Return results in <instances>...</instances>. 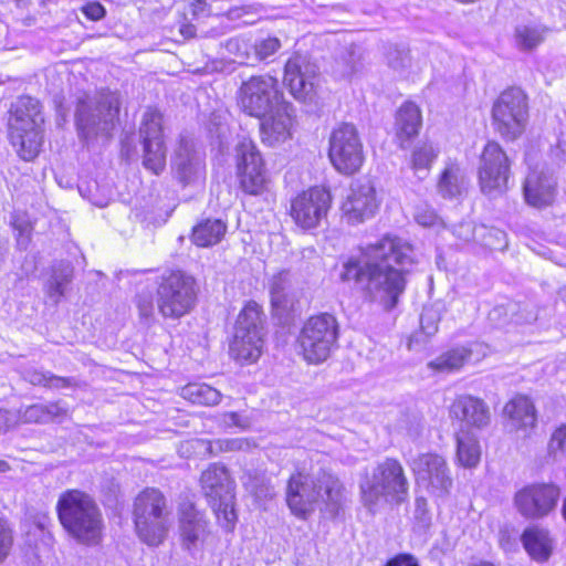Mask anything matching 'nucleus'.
I'll return each instance as SVG.
<instances>
[{"label": "nucleus", "instance_id": "41", "mask_svg": "<svg viewBox=\"0 0 566 566\" xmlns=\"http://www.w3.org/2000/svg\"><path fill=\"white\" fill-rule=\"evenodd\" d=\"M226 51L233 56V61L239 64L252 63V42L244 36H234L228 39L223 44Z\"/></svg>", "mask_w": 566, "mask_h": 566}, {"label": "nucleus", "instance_id": "49", "mask_svg": "<svg viewBox=\"0 0 566 566\" xmlns=\"http://www.w3.org/2000/svg\"><path fill=\"white\" fill-rule=\"evenodd\" d=\"M13 545V530L10 523L0 517V564L9 556Z\"/></svg>", "mask_w": 566, "mask_h": 566}, {"label": "nucleus", "instance_id": "59", "mask_svg": "<svg viewBox=\"0 0 566 566\" xmlns=\"http://www.w3.org/2000/svg\"><path fill=\"white\" fill-rule=\"evenodd\" d=\"M505 312L506 311L503 306H496L490 312L489 317L493 322L499 321L502 314H505Z\"/></svg>", "mask_w": 566, "mask_h": 566}, {"label": "nucleus", "instance_id": "39", "mask_svg": "<svg viewBox=\"0 0 566 566\" xmlns=\"http://www.w3.org/2000/svg\"><path fill=\"white\" fill-rule=\"evenodd\" d=\"M243 484L258 500H269L275 495V488L264 473L258 471L247 473Z\"/></svg>", "mask_w": 566, "mask_h": 566}, {"label": "nucleus", "instance_id": "16", "mask_svg": "<svg viewBox=\"0 0 566 566\" xmlns=\"http://www.w3.org/2000/svg\"><path fill=\"white\" fill-rule=\"evenodd\" d=\"M163 120L160 111L155 107H147L139 127L144 149L143 165L155 175H159L166 166Z\"/></svg>", "mask_w": 566, "mask_h": 566}, {"label": "nucleus", "instance_id": "25", "mask_svg": "<svg viewBox=\"0 0 566 566\" xmlns=\"http://www.w3.org/2000/svg\"><path fill=\"white\" fill-rule=\"evenodd\" d=\"M67 411L69 408L62 400L21 406L19 409L14 410L17 427L19 424H46L61 421L67 416Z\"/></svg>", "mask_w": 566, "mask_h": 566}, {"label": "nucleus", "instance_id": "28", "mask_svg": "<svg viewBox=\"0 0 566 566\" xmlns=\"http://www.w3.org/2000/svg\"><path fill=\"white\" fill-rule=\"evenodd\" d=\"M269 292L273 311L279 316L289 314L294 308L295 293L292 275L289 271H280L269 281Z\"/></svg>", "mask_w": 566, "mask_h": 566}, {"label": "nucleus", "instance_id": "64", "mask_svg": "<svg viewBox=\"0 0 566 566\" xmlns=\"http://www.w3.org/2000/svg\"><path fill=\"white\" fill-rule=\"evenodd\" d=\"M472 566H494L492 563H489V562H482V563H479V564H474Z\"/></svg>", "mask_w": 566, "mask_h": 566}, {"label": "nucleus", "instance_id": "6", "mask_svg": "<svg viewBox=\"0 0 566 566\" xmlns=\"http://www.w3.org/2000/svg\"><path fill=\"white\" fill-rule=\"evenodd\" d=\"M120 101L116 93L84 94L77 98L75 124L78 136L86 140L109 138L118 120Z\"/></svg>", "mask_w": 566, "mask_h": 566}, {"label": "nucleus", "instance_id": "54", "mask_svg": "<svg viewBox=\"0 0 566 566\" xmlns=\"http://www.w3.org/2000/svg\"><path fill=\"white\" fill-rule=\"evenodd\" d=\"M50 371H42L38 369H28L24 371V379L33 386H41L46 388Z\"/></svg>", "mask_w": 566, "mask_h": 566}, {"label": "nucleus", "instance_id": "58", "mask_svg": "<svg viewBox=\"0 0 566 566\" xmlns=\"http://www.w3.org/2000/svg\"><path fill=\"white\" fill-rule=\"evenodd\" d=\"M411 557V554H398L397 556L390 558L385 566H406Z\"/></svg>", "mask_w": 566, "mask_h": 566}, {"label": "nucleus", "instance_id": "42", "mask_svg": "<svg viewBox=\"0 0 566 566\" xmlns=\"http://www.w3.org/2000/svg\"><path fill=\"white\" fill-rule=\"evenodd\" d=\"M515 41L518 49L531 51L544 41V30L538 27L518 25L515 29Z\"/></svg>", "mask_w": 566, "mask_h": 566}, {"label": "nucleus", "instance_id": "60", "mask_svg": "<svg viewBox=\"0 0 566 566\" xmlns=\"http://www.w3.org/2000/svg\"><path fill=\"white\" fill-rule=\"evenodd\" d=\"M180 32L186 38H192L195 35V29L190 24H186L180 29Z\"/></svg>", "mask_w": 566, "mask_h": 566}, {"label": "nucleus", "instance_id": "20", "mask_svg": "<svg viewBox=\"0 0 566 566\" xmlns=\"http://www.w3.org/2000/svg\"><path fill=\"white\" fill-rule=\"evenodd\" d=\"M411 469L418 484L434 495H444L452 485V479L444 459L438 454L424 453L413 459Z\"/></svg>", "mask_w": 566, "mask_h": 566}, {"label": "nucleus", "instance_id": "50", "mask_svg": "<svg viewBox=\"0 0 566 566\" xmlns=\"http://www.w3.org/2000/svg\"><path fill=\"white\" fill-rule=\"evenodd\" d=\"M415 220L423 227H433L440 221L436 211L427 205H421L416 208Z\"/></svg>", "mask_w": 566, "mask_h": 566}, {"label": "nucleus", "instance_id": "14", "mask_svg": "<svg viewBox=\"0 0 566 566\" xmlns=\"http://www.w3.org/2000/svg\"><path fill=\"white\" fill-rule=\"evenodd\" d=\"M234 158L242 191L251 196L262 195L269 180L263 158L255 144L250 138H240L234 147Z\"/></svg>", "mask_w": 566, "mask_h": 566}, {"label": "nucleus", "instance_id": "8", "mask_svg": "<svg viewBox=\"0 0 566 566\" xmlns=\"http://www.w3.org/2000/svg\"><path fill=\"white\" fill-rule=\"evenodd\" d=\"M200 484L220 525L232 531L238 516L234 510V482L228 469L219 463L210 464L201 473Z\"/></svg>", "mask_w": 566, "mask_h": 566}, {"label": "nucleus", "instance_id": "45", "mask_svg": "<svg viewBox=\"0 0 566 566\" xmlns=\"http://www.w3.org/2000/svg\"><path fill=\"white\" fill-rule=\"evenodd\" d=\"M252 63L264 61L276 53L281 48V41L275 36H266L252 42Z\"/></svg>", "mask_w": 566, "mask_h": 566}, {"label": "nucleus", "instance_id": "24", "mask_svg": "<svg viewBox=\"0 0 566 566\" xmlns=\"http://www.w3.org/2000/svg\"><path fill=\"white\" fill-rule=\"evenodd\" d=\"M525 201L535 208L551 206L556 196V180L545 170H531L523 185Z\"/></svg>", "mask_w": 566, "mask_h": 566}, {"label": "nucleus", "instance_id": "26", "mask_svg": "<svg viewBox=\"0 0 566 566\" xmlns=\"http://www.w3.org/2000/svg\"><path fill=\"white\" fill-rule=\"evenodd\" d=\"M178 514L184 544L190 549L191 546H196L203 538L207 522L203 518V514L190 501H184L179 504Z\"/></svg>", "mask_w": 566, "mask_h": 566}, {"label": "nucleus", "instance_id": "63", "mask_svg": "<svg viewBox=\"0 0 566 566\" xmlns=\"http://www.w3.org/2000/svg\"><path fill=\"white\" fill-rule=\"evenodd\" d=\"M559 296L566 303V286L559 291Z\"/></svg>", "mask_w": 566, "mask_h": 566}, {"label": "nucleus", "instance_id": "22", "mask_svg": "<svg viewBox=\"0 0 566 566\" xmlns=\"http://www.w3.org/2000/svg\"><path fill=\"white\" fill-rule=\"evenodd\" d=\"M377 209L376 191L369 180L354 182L342 205L343 217L350 224L361 223L374 217Z\"/></svg>", "mask_w": 566, "mask_h": 566}, {"label": "nucleus", "instance_id": "5", "mask_svg": "<svg viewBox=\"0 0 566 566\" xmlns=\"http://www.w3.org/2000/svg\"><path fill=\"white\" fill-rule=\"evenodd\" d=\"M44 118L38 99L31 96L19 97L11 106L9 137L24 160L34 159L42 147V125Z\"/></svg>", "mask_w": 566, "mask_h": 566}, {"label": "nucleus", "instance_id": "38", "mask_svg": "<svg viewBox=\"0 0 566 566\" xmlns=\"http://www.w3.org/2000/svg\"><path fill=\"white\" fill-rule=\"evenodd\" d=\"M10 224L15 232L17 248L27 250L31 243L34 229L31 217L25 211L17 210L11 216Z\"/></svg>", "mask_w": 566, "mask_h": 566}, {"label": "nucleus", "instance_id": "9", "mask_svg": "<svg viewBox=\"0 0 566 566\" xmlns=\"http://www.w3.org/2000/svg\"><path fill=\"white\" fill-rule=\"evenodd\" d=\"M338 334L339 326L334 315L321 313L311 316L297 338L303 358L308 364L324 363L336 347Z\"/></svg>", "mask_w": 566, "mask_h": 566}, {"label": "nucleus", "instance_id": "1", "mask_svg": "<svg viewBox=\"0 0 566 566\" xmlns=\"http://www.w3.org/2000/svg\"><path fill=\"white\" fill-rule=\"evenodd\" d=\"M412 252L406 241L386 235L365 248L364 265L355 260L346 262L340 277L360 284L371 301L391 310L405 290L406 266L412 263Z\"/></svg>", "mask_w": 566, "mask_h": 566}, {"label": "nucleus", "instance_id": "2", "mask_svg": "<svg viewBox=\"0 0 566 566\" xmlns=\"http://www.w3.org/2000/svg\"><path fill=\"white\" fill-rule=\"evenodd\" d=\"M285 500L291 512L300 518L313 513L318 502L324 503L325 511L335 517L343 507L344 488L338 478L326 470L313 474L296 472L287 481Z\"/></svg>", "mask_w": 566, "mask_h": 566}, {"label": "nucleus", "instance_id": "15", "mask_svg": "<svg viewBox=\"0 0 566 566\" xmlns=\"http://www.w3.org/2000/svg\"><path fill=\"white\" fill-rule=\"evenodd\" d=\"M328 157L335 169L345 175H352L361 167L363 144L353 124L342 123L332 132Z\"/></svg>", "mask_w": 566, "mask_h": 566}, {"label": "nucleus", "instance_id": "51", "mask_svg": "<svg viewBox=\"0 0 566 566\" xmlns=\"http://www.w3.org/2000/svg\"><path fill=\"white\" fill-rule=\"evenodd\" d=\"M81 11L92 21H99L106 14V9L97 1L87 2L81 8Z\"/></svg>", "mask_w": 566, "mask_h": 566}, {"label": "nucleus", "instance_id": "19", "mask_svg": "<svg viewBox=\"0 0 566 566\" xmlns=\"http://www.w3.org/2000/svg\"><path fill=\"white\" fill-rule=\"evenodd\" d=\"M318 69L305 55L294 54L284 69V82L298 101L311 102L315 95Z\"/></svg>", "mask_w": 566, "mask_h": 566}, {"label": "nucleus", "instance_id": "4", "mask_svg": "<svg viewBox=\"0 0 566 566\" xmlns=\"http://www.w3.org/2000/svg\"><path fill=\"white\" fill-rule=\"evenodd\" d=\"M59 520L78 544L96 545L102 537L103 518L95 501L84 492L69 490L56 505Z\"/></svg>", "mask_w": 566, "mask_h": 566}, {"label": "nucleus", "instance_id": "40", "mask_svg": "<svg viewBox=\"0 0 566 566\" xmlns=\"http://www.w3.org/2000/svg\"><path fill=\"white\" fill-rule=\"evenodd\" d=\"M361 64L360 49L350 44L345 48L339 57L336 60V72L340 76H350L358 71Z\"/></svg>", "mask_w": 566, "mask_h": 566}, {"label": "nucleus", "instance_id": "52", "mask_svg": "<svg viewBox=\"0 0 566 566\" xmlns=\"http://www.w3.org/2000/svg\"><path fill=\"white\" fill-rule=\"evenodd\" d=\"M566 444V424L557 428L549 440L548 450L551 453H555L564 449Z\"/></svg>", "mask_w": 566, "mask_h": 566}, {"label": "nucleus", "instance_id": "56", "mask_svg": "<svg viewBox=\"0 0 566 566\" xmlns=\"http://www.w3.org/2000/svg\"><path fill=\"white\" fill-rule=\"evenodd\" d=\"M72 385H73L72 378L61 377V376H56V375L50 373L46 388L61 389V388L71 387Z\"/></svg>", "mask_w": 566, "mask_h": 566}, {"label": "nucleus", "instance_id": "10", "mask_svg": "<svg viewBox=\"0 0 566 566\" xmlns=\"http://www.w3.org/2000/svg\"><path fill=\"white\" fill-rule=\"evenodd\" d=\"M262 348V311L255 302H249L238 315L230 355L241 364H251L259 359Z\"/></svg>", "mask_w": 566, "mask_h": 566}, {"label": "nucleus", "instance_id": "47", "mask_svg": "<svg viewBox=\"0 0 566 566\" xmlns=\"http://www.w3.org/2000/svg\"><path fill=\"white\" fill-rule=\"evenodd\" d=\"M481 241L490 250L503 251L507 247L506 233L497 228H481Z\"/></svg>", "mask_w": 566, "mask_h": 566}, {"label": "nucleus", "instance_id": "36", "mask_svg": "<svg viewBox=\"0 0 566 566\" xmlns=\"http://www.w3.org/2000/svg\"><path fill=\"white\" fill-rule=\"evenodd\" d=\"M471 349L462 346L452 348L431 360L428 366L440 373L459 370L471 357Z\"/></svg>", "mask_w": 566, "mask_h": 566}, {"label": "nucleus", "instance_id": "11", "mask_svg": "<svg viewBox=\"0 0 566 566\" xmlns=\"http://www.w3.org/2000/svg\"><path fill=\"white\" fill-rule=\"evenodd\" d=\"M196 281L182 271L161 275L157 287V308L165 318H180L196 302Z\"/></svg>", "mask_w": 566, "mask_h": 566}, {"label": "nucleus", "instance_id": "43", "mask_svg": "<svg viewBox=\"0 0 566 566\" xmlns=\"http://www.w3.org/2000/svg\"><path fill=\"white\" fill-rule=\"evenodd\" d=\"M439 150L429 143H424L418 146L412 151V168L416 171H427L430 169L432 163L438 157Z\"/></svg>", "mask_w": 566, "mask_h": 566}, {"label": "nucleus", "instance_id": "32", "mask_svg": "<svg viewBox=\"0 0 566 566\" xmlns=\"http://www.w3.org/2000/svg\"><path fill=\"white\" fill-rule=\"evenodd\" d=\"M522 542L531 555L537 562H545L552 554V538L548 531L539 527L526 528L522 535Z\"/></svg>", "mask_w": 566, "mask_h": 566}, {"label": "nucleus", "instance_id": "30", "mask_svg": "<svg viewBox=\"0 0 566 566\" xmlns=\"http://www.w3.org/2000/svg\"><path fill=\"white\" fill-rule=\"evenodd\" d=\"M504 415L512 421L516 429L533 428L536 424V410L531 399L517 395L504 406Z\"/></svg>", "mask_w": 566, "mask_h": 566}, {"label": "nucleus", "instance_id": "23", "mask_svg": "<svg viewBox=\"0 0 566 566\" xmlns=\"http://www.w3.org/2000/svg\"><path fill=\"white\" fill-rule=\"evenodd\" d=\"M177 178L185 185L205 177L203 154L191 140L181 139L172 160Z\"/></svg>", "mask_w": 566, "mask_h": 566}, {"label": "nucleus", "instance_id": "18", "mask_svg": "<svg viewBox=\"0 0 566 566\" xmlns=\"http://www.w3.org/2000/svg\"><path fill=\"white\" fill-rule=\"evenodd\" d=\"M332 196L322 187H313L298 193L291 202V217L302 229L317 228L326 219Z\"/></svg>", "mask_w": 566, "mask_h": 566}, {"label": "nucleus", "instance_id": "44", "mask_svg": "<svg viewBox=\"0 0 566 566\" xmlns=\"http://www.w3.org/2000/svg\"><path fill=\"white\" fill-rule=\"evenodd\" d=\"M458 459L463 467H475L480 460V450L476 441L458 438Z\"/></svg>", "mask_w": 566, "mask_h": 566}, {"label": "nucleus", "instance_id": "31", "mask_svg": "<svg viewBox=\"0 0 566 566\" xmlns=\"http://www.w3.org/2000/svg\"><path fill=\"white\" fill-rule=\"evenodd\" d=\"M421 126V114L418 106L411 102L400 106L396 116L397 137L400 147L406 148V142L417 136Z\"/></svg>", "mask_w": 566, "mask_h": 566}, {"label": "nucleus", "instance_id": "46", "mask_svg": "<svg viewBox=\"0 0 566 566\" xmlns=\"http://www.w3.org/2000/svg\"><path fill=\"white\" fill-rule=\"evenodd\" d=\"M196 443L210 454L240 450L244 444L241 439H219L216 441L197 440Z\"/></svg>", "mask_w": 566, "mask_h": 566}, {"label": "nucleus", "instance_id": "12", "mask_svg": "<svg viewBox=\"0 0 566 566\" xmlns=\"http://www.w3.org/2000/svg\"><path fill=\"white\" fill-rule=\"evenodd\" d=\"M494 129L505 139L515 140L525 130L528 119V102L520 87L501 93L492 107Z\"/></svg>", "mask_w": 566, "mask_h": 566}, {"label": "nucleus", "instance_id": "62", "mask_svg": "<svg viewBox=\"0 0 566 566\" xmlns=\"http://www.w3.org/2000/svg\"><path fill=\"white\" fill-rule=\"evenodd\" d=\"M406 566H419L417 558L412 555L411 559L407 563Z\"/></svg>", "mask_w": 566, "mask_h": 566}, {"label": "nucleus", "instance_id": "48", "mask_svg": "<svg viewBox=\"0 0 566 566\" xmlns=\"http://www.w3.org/2000/svg\"><path fill=\"white\" fill-rule=\"evenodd\" d=\"M139 317L147 324L155 321L154 296L150 291H142L136 295Z\"/></svg>", "mask_w": 566, "mask_h": 566}, {"label": "nucleus", "instance_id": "57", "mask_svg": "<svg viewBox=\"0 0 566 566\" xmlns=\"http://www.w3.org/2000/svg\"><path fill=\"white\" fill-rule=\"evenodd\" d=\"M221 422L226 427H240V428H247L248 422L245 420H242L240 416L237 412H224L221 415Z\"/></svg>", "mask_w": 566, "mask_h": 566}, {"label": "nucleus", "instance_id": "13", "mask_svg": "<svg viewBox=\"0 0 566 566\" xmlns=\"http://www.w3.org/2000/svg\"><path fill=\"white\" fill-rule=\"evenodd\" d=\"M239 93L241 109L256 118L266 116L273 108L285 103L277 78L269 74L253 75L242 82Z\"/></svg>", "mask_w": 566, "mask_h": 566}, {"label": "nucleus", "instance_id": "53", "mask_svg": "<svg viewBox=\"0 0 566 566\" xmlns=\"http://www.w3.org/2000/svg\"><path fill=\"white\" fill-rule=\"evenodd\" d=\"M420 325L427 335H433L438 331L436 313L431 310H424L420 317Z\"/></svg>", "mask_w": 566, "mask_h": 566}, {"label": "nucleus", "instance_id": "17", "mask_svg": "<svg viewBox=\"0 0 566 566\" xmlns=\"http://www.w3.org/2000/svg\"><path fill=\"white\" fill-rule=\"evenodd\" d=\"M511 160L496 142H488L479 165V182L486 195L502 193L507 189Z\"/></svg>", "mask_w": 566, "mask_h": 566}, {"label": "nucleus", "instance_id": "29", "mask_svg": "<svg viewBox=\"0 0 566 566\" xmlns=\"http://www.w3.org/2000/svg\"><path fill=\"white\" fill-rule=\"evenodd\" d=\"M450 412L454 418L476 428L485 427L490 422L488 405L482 399L470 395L458 397Z\"/></svg>", "mask_w": 566, "mask_h": 566}, {"label": "nucleus", "instance_id": "21", "mask_svg": "<svg viewBox=\"0 0 566 566\" xmlns=\"http://www.w3.org/2000/svg\"><path fill=\"white\" fill-rule=\"evenodd\" d=\"M559 497V490L553 484H532L520 490L514 504L526 518H542L552 512Z\"/></svg>", "mask_w": 566, "mask_h": 566}, {"label": "nucleus", "instance_id": "27", "mask_svg": "<svg viewBox=\"0 0 566 566\" xmlns=\"http://www.w3.org/2000/svg\"><path fill=\"white\" fill-rule=\"evenodd\" d=\"M292 107L289 103H283L273 108L266 116L261 117L260 129L262 138L270 144L285 140L290 136L292 126Z\"/></svg>", "mask_w": 566, "mask_h": 566}, {"label": "nucleus", "instance_id": "61", "mask_svg": "<svg viewBox=\"0 0 566 566\" xmlns=\"http://www.w3.org/2000/svg\"><path fill=\"white\" fill-rule=\"evenodd\" d=\"M10 470V465L7 461L4 460H0V472L3 473V472H7Z\"/></svg>", "mask_w": 566, "mask_h": 566}, {"label": "nucleus", "instance_id": "3", "mask_svg": "<svg viewBox=\"0 0 566 566\" xmlns=\"http://www.w3.org/2000/svg\"><path fill=\"white\" fill-rule=\"evenodd\" d=\"M363 505L371 513L384 505H399L407 501L409 482L402 464L394 458L379 462L366 473L359 484Z\"/></svg>", "mask_w": 566, "mask_h": 566}, {"label": "nucleus", "instance_id": "55", "mask_svg": "<svg viewBox=\"0 0 566 566\" xmlns=\"http://www.w3.org/2000/svg\"><path fill=\"white\" fill-rule=\"evenodd\" d=\"M17 428L14 410L0 408V434Z\"/></svg>", "mask_w": 566, "mask_h": 566}, {"label": "nucleus", "instance_id": "34", "mask_svg": "<svg viewBox=\"0 0 566 566\" xmlns=\"http://www.w3.org/2000/svg\"><path fill=\"white\" fill-rule=\"evenodd\" d=\"M468 184L463 169L457 163H449L438 180V192L443 198L461 196Z\"/></svg>", "mask_w": 566, "mask_h": 566}, {"label": "nucleus", "instance_id": "7", "mask_svg": "<svg viewBox=\"0 0 566 566\" xmlns=\"http://www.w3.org/2000/svg\"><path fill=\"white\" fill-rule=\"evenodd\" d=\"M170 514L168 500L159 489L140 491L133 504L135 530L140 541L149 546L161 544L168 533Z\"/></svg>", "mask_w": 566, "mask_h": 566}, {"label": "nucleus", "instance_id": "37", "mask_svg": "<svg viewBox=\"0 0 566 566\" xmlns=\"http://www.w3.org/2000/svg\"><path fill=\"white\" fill-rule=\"evenodd\" d=\"M181 396L192 403L216 406L221 400V394L207 384H188L181 388Z\"/></svg>", "mask_w": 566, "mask_h": 566}, {"label": "nucleus", "instance_id": "33", "mask_svg": "<svg viewBox=\"0 0 566 566\" xmlns=\"http://www.w3.org/2000/svg\"><path fill=\"white\" fill-rule=\"evenodd\" d=\"M227 232V224L221 219H203L198 222L191 234L192 242L200 248L218 244Z\"/></svg>", "mask_w": 566, "mask_h": 566}, {"label": "nucleus", "instance_id": "35", "mask_svg": "<svg viewBox=\"0 0 566 566\" xmlns=\"http://www.w3.org/2000/svg\"><path fill=\"white\" fill-rule=\"evenodd\" d=\"M73 279V268L69 262H59L52 266V274L46 282L45 290L48 296L59 303L65 294L67 284Z\"/></svg>", "mask_w": 566, "mask_h": 566}]
</instances>
